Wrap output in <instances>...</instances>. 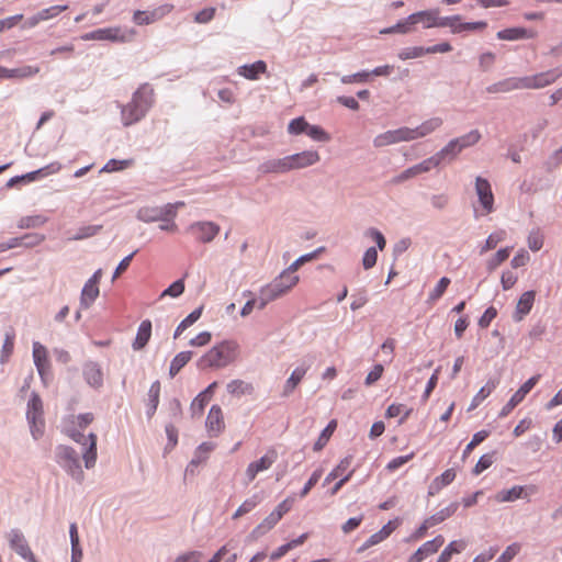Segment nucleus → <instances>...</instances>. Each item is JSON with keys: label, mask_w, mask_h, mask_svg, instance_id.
Instances as JSON below:
<instances>
[{"label": "nucleus", "mask_w": 562, "mask_h": 562, "mask_svg": "<svg viewBox=\"0 0 562 562\" xmlns=\"http://www.w3.org/2000/svg\"><path fill=\"white\" fill-rule=\"evenodd\" d=\"M414 31L413 22H409V15L405 19L400 20L396 24L381 30V34H408Z\"/></svg>", "instance_id": "37998d69"}, {"label": "nucleus", "mask_w": 562, "mask_h": 562, "mask_svg": "<svg viewBox=\"0 0 562 562\" xmlns=\"http://www.w3.org/2000/svg\"><path fill=\"white\" fill-rule=\"evenodd\" d=\"M8 540L11 549L14 550L22 559L30 562H36L24 535L19 529H11L8 533Z\"/></svg>", "instance_id": "2eb2a0df"}, {"label": "nucleus", "mask_w": 562, "mask_h": 562, "mask_svg": "<svg viewBox=\"0 0 562 562\" xmlns=\"http://www.w3.org/2000/svg\"><path fill=\"white\" fill-rule=\"evenodd\" d=\"M202 311L203 306H200L182 319L173 333V338L177 339L187 328L192 326L201 317Z\"/></svg>", "instance_id": "e433bc0d"}, {"label": "nucleus", "mask_w": 562, "mask_h": 562, "mask_svg": "<svg viewBox=\"0 0 562 562\" xmlns=\"http://www.w3.org/2000/svg\"><path fill=\"white\" fill-rule=\"evenodd\" d=\"M458 508H459L458 502L451 503L447 507L440 509L436 514L428 517V524L430 522V524H432V526H436V525L445 521L446 519L451 517L458 510Z\"/></svg>", "instance_id": "c9c22d12"}, {"label": "nucleus", "mask_w": 562, "mask_h": 562, "mask_svg": "<svg viewBox=\"0 0 562 562\" xmlns=\"http://www.w3.org/2000/svg\"><path fill=\"white\" fill-rule=\"evenodd\" d=\"M102 229V225H87L80 227L76 235L71 237L72 240H81L97 235Z\"/></svg>", "instance_id": "864d4df0"}, {"label": "nucleus", "mask_w": 562, "mask_h": 562, "mask_svg": "<svg viewBox=\"0 0 562 562\" xmlns=\"http://www.w3.org/2000/svg\"><path fill=\"white\" fill-rule=\"evenodd\" d=\"M521 77H508L494 82L485 88L490 94L508 93L515 90H524Z\"/></svg>", "instance_id": "6ab92c4d"}, {"label": "nucleus", "mask_w": 562, "mask_h": 562, "mask_svg": "<svg viewBox=\"0 0 562 562\" xmlns=\"http://www.w3.org/2000/svg\"><path fill=\"white\" fill-rule=\"evenodd\" d=\"M445 543V538L439 535L432 540L423 543L406 562H423L427 557L436 553L439 548Z\"/></svg>", "instance_id": "a211bd4d"}, {"label": "nucleus", "mask_w": 562, "mask_h": 562, "mask_svg": "<svg viewBox=\"0 0 562 562\" xmlns=\"http://www.w3.org/2000/svg\"><path fill=\"white\" fill-rule=\"evenodd\" d=\"M336 427V422H330L327 427L322 431L319 435L317 441L314 443V450L318 451L324 448V446L327 443L331 432L334 431Z\"/></svg>", "instance_id": "0e129e2a"}, {"label": "nucleus", "mask_w": 562, "mask_h": 562, "mask_svg": "<svg viewBox=\"0 0 562 562\" xmlns=\"http://www.w3.org/2000/svg\"><path fill=\"white\" fill-rule=\"evenodd\" d=\"M449 284H450V279L447 277H442L438 281V283L436 284L434 290L429 293L428 300L431 302L439 300L442 296V294L445 293V291L447 290Z\"/></svg>", "instance_id": "bf43d9fd"}, {"label": "nucleus", "mask_w": 562, "mask_h": 562, "mask_svg": "<svg viewBox=\"0 0 562 562\" xmlns=\"http://www.w3.org/2000/svg\"><path fill=\"white\" fill-rule=\"evenodd\" d=\"M312 139L316 142H328L330 136L318 125L308 124L306 133Z\"/></svg>", "instance_id": "13d9d810"}, {"label": "nucleus", "mask_w": 562, "mask_h": 562, "mask_svg": "<svg viewBox=\"0 0 562 562\" xmlns=\"http://www.w3.org/2000/svg\"><path fill=\"white\" fill-rule=\"evenodd\" d=\"M308 123L305 121L303 116L293 119L288 125V132L292 135H299L302 133H306Z\"/></svg>", "instance_id": "e2e57ef3"}, {"label": "nucleus", "mask_w": 562, "mask_h": 562, "mask_svg": "<svg viewBox=\"0 0 562 562\" xmlns=\"http://www.w3.org/2000/svg\"><path fill=\"white\" fill-rule=\"evenodd\" d=\"M184 291V282L182 279H179L171 283L166 290L162 291L161 297L164 296H171V297H178L180 296Z\"/></svg>", "instance_id": "774afa93"}, {"label": "nucleus", "mask_w": 562, "mask_h": 562, "mask_svg": "<svg viewBox=\"0 0 562 562\" xmlns=\"http://www.w3.org/2000/svg\"><path fill=\"white\" fill-rule=\"evenodd\" d=\"M132 165V160H117L110 159L100 170V172H114L128 168Z\"/></svg>", "instance_id": "5fc2aeb1"}, {"label": "nucleus", "mask_w": 562, "mask_h": 562, "mask_svg": "<svg viewBox=\"0 0 562 562\" xmlns=\"http://www.w3.org/2000/svg\"><path fill=\"white\" fill-rule=\"evenodd\" d=\"M510 250H512L510 247H505V248L497 250V252L492 258H490L487 260L486 269L490 272L494 271L501 263H503L505 260L508 259V257L510 255Z\"/></svg>", "instance_id": "de8ad7c7"}, {"label": "nucleus", "mask_w": 562, "mask_h": 562, "mask_svg": "<svg viewBox=\"0 0 562 562\" xmlns=\"http://www.w3.org/2000/svg\"><path fill=\"white\" fill-rule=\"evenodd\" d=\"M536 297L535 291H526L519 297L513 318L515 322H520L526 315H528L533 306Z\"/></svg>", "instance_id": "5701e85b"}, {"label": "nucleus", "mask_w": 562, "mask_h": 562, "mask_svg": "<svg viewBox=\"0 0 562 562\" xmlns=\"http://www.w3.org/2000/svg\"><path fill=\"white\" fill-rule=\"evenodd\" d=\"M506 238V232L499 229L488 235L485 243L480 247V255L485 254L488 250L496 248L497 244Z\"/></svg>", "instance_id": "a18cd8bd"}, {"label": "nucleus", "mask_w": 562, "mask_h": 562, "mask_svg": "<svg viewBox=\"0 0 562 562\" xmlns=\"http://www.w3.org/2000/svg\"><path fill=\"white\" fill-rule=\"evenodd\" d=\"M528 247L531 251H539L543 246V235L539 228L532 229L527 238Z\"/></svg>", "instance_id": "603ef678"}, {"label": "nucleus", "mask_w": 562, "mask_h": 562, "mask_svg": "<svg viewBox=\"0 0 562 562\" xmlns=\"http://www.w3.org/2000/svg\"><path fill=\"white\" fill-rule=\"evenodd\" d=\"M26 419L30 426L32 437L37 440L44 434V408L41 396L32 392L27 402Z\"/></svg>", "instance_id": "39448f33"}, {"label": "nucleus", "mask_w": 562, "mask_h": 562, "mask_svg": "<svg viewBox=\"0 0 562 562\" xmlns=\"http://www.w3.org/2000/svg\"><path fill=\"white\" fill-rule=\"evenodd\" d=\"M299 280V276L291 274L283 270L277 278L272 280V282L265 286L273 294L276 299H278L284 295L294 285H296Z\"/></svg>", "instance_id": "9b49d317"}, {"label": "nucleus", "mask_w": 562, "mask_h": 562, "mask_svg": "<svg viewBox=\"0 0 562 562\" xmlns=\"http://www.w3.org/2000/svg\"><path fill=\"white\" fill-rule=\"evenodd\" d=\"M352 458L346 457L344 458L337 467H335L331 472L326 476L325 484L329 483L335 479H339L342 476L330 490V494L335 495L339 492V490L350 480L353 470L349 471L346 475L344 473L349 469L351 464Z\"/></svg>", "instance_id": "ddd939ff"}, {"label": "nucleus", "mask_w": 562, "mask_h": 562, "mask_svg": "<svg viewBox=\"0 0 562 562\" xmlns=\"http://www.w3.org/2000/svg\"><path fill=\"white\" fill-rule=\"evenodd\" d=\"M440 165L436 155L423 160L422 162L414 165L417 176L424 172L430 171L432 168H436Z\"/></svg>", "instance_id": "680f3d73"}, {"label": "nucleus", "mask_w": 562, "mask_h": 562, "mask_svg": "<svg viewBox=\"0 0 562 562\" xmlns=\"http://www.w3.org/2000/svg\"><path fill=\"white\" fill-rule=\"evenodd\" d=\"M497 381L488 380L484 386L474 395L469 409L476 408L496 387Z\"/></svg>", "instance_id": "ea45409f"}, {"label": "nucleus", "mask_w": 562, "mask_h": 562, "mask_svg": "<svg viewBox=\"0 0 562 562\" xmlns=\"http://www.w3.org/2000/svg\"><path fill=\"white\" fill-rule=\"evenodd\" d=\"M537 33L525 27H509L496 33V37L501 41H518L525 38H533Z\"/></svg>", "instance_id": "a878e982"}, {"label": "nucleus", "mask_w": 562, "mask_h": 562, "mask_svg": "<svg viewBox=\"0 0 562 562\" xmlns=\"http://www.w3.org/2000/svg\"><path fill=\"white\" fill-rule=\"evenodd\" d=\"M227 392L233 395H238V396L245 395V394H252L254 386H252V384H250L248 382L236 379V380H232L227 384Z\"/></svg>", "instance_id": "79ce46f5"}, {"label": "nucleus", "mask_w": 562, "mask_h": 562, "mask_svg": "<svg viewBox=\"0 0 562 562\" xmlns=\"http://www.w3.org/2000/svg\"><path fill=\"white\" fill-rule=\"evenodd\" d=\"M315 361V357L312 355H307L303 357L300 361V364L292 371L289 379L285 381L283 385L282 396L288 397L290 396L295 387L300 384V382L303 380L306 372L311 369Z\"/></svg>", "instance_id": "1a4fd4ad"}, {"label": "nucleus", "mask_w": 562, "mask_h": 562, "mask_svg": "<svg viewBox=\"0 0 562 562\" xmlns=\"http://www.w3.org/2000/svg\"><path fill=\"white\" fill-rule=\"evenodd\" d=\"M475 191L483 207V214L492 213L494 211V195L490 182L482 177H476Z\"/></svg>", "instance_id": "f3484780"}, {"label": "nucleus", "mask_w": 562, "mask_h": 562, "mask_svg": "<svg viewBox=\"0 0 562 562\" xmlns=\"http://www.w3.org/2000/svg\"><path fill=\"white\" fill-rule=\"evenodd\" d=\"M403 414L401 418V423L405 420L409 414L411 409H408L404 404H391L386 409V417L393 418Z\"/></svg>", "instance_id": "4d7b16f0"}, {"label": "nucleus", "mask_w": 562, "mask_h": 562, "mask_svg": "<svg viewBox=\"0 0 562 562\" xmlns=\"http://www.w3.org/2000/svg\"><path fill=\"white\" fill-rule=\"evenodd\" d=\"M291 170L303 169L315 165L321 157L316 150H304L289 156Z\"/></svg>", "instance_id": "412c9836"}, {"label": "nucleus", "mask_w": 562, "mask_h": 562, "mask_svg": "<svg viewBox=\"0 0 562 562\" xmlns=\"http://www.w3.org/2000/svg\"><path fill=\"white\" fill-rule=\"evenodd\" d=\"M150 336H151V322L148 319H145L140 323V325L137 329L135 340L132 345L133 349L134 350L143 349L149 341Z\"/></svg>", "instance_id": "cd10ccee"}, {"label": "nucleus", "mask_w": 562, "mask_h": 562, "mask_svg": "<svg viewBox=\"0 0 562 562\" xmlns=\"http://www.w3.org/2000/svg\"><path fill=\"white\" fill-rule=\"evenodd\" d=\"M441 20L440 10L437 8L409 14V22H413L414 27L417 24H422L424 29L441 27Z\"/></svg>", "instance_id": "4468645a"}, {"label": "nucleus", "mask_w": 562, "mask_h": 562, "mask_svg": "<svg viewBox=\"0 0 562 562\" xmlns=\"http://www.w3.org/2000/svg\"><path fill=\"white\" fill-rule=\"evenodd\" d=\"M522 492H524L522 486L515 485L509 490H503V491L498 492L496 499L498 502H503V503L514 502L521 497Z\"/></svg>", "instance_id": "09e8293b"}, {"label": "nucleus", "mask_w": 562, "mask_h": 562, "mask_svg": "<svg viewBox=\"0 0 562 562\" xmlns=\"http://www.w3.org/2000/svg\"><path fill=\"white\" fill-rule=\"evenodd\" d=\"M258 170L261 173H285L291 171L289 156L283 158H274L263 161L259 165Z\"/></svg>", "instance_id": "b1692460"}, {"label": "nucleus", "mask_w": 562, "mask_h": 562, "mask_svg": "<svg viewBox=\"0 0 562 562\" xmlns=\"http://www.w3.org/2000/svg\"><path fill=\"white\" fill-rule=\"evenodd\" d=\"M68 9V5H53L46 9H43L38 11V18L42 19V21H47L52 18L57 16L59 13L66 11Z\"/></svg>", "instance_id": "69168bd1"}, {"label": "nucleus", "mask_w": 562, "mask_h": 562, "mask_svg": "<svg viewBox=\"0 0 562 562\" xmlns=\"http://www.w3.org/2000/svg\"><path fill=\"white\" fill-rule=\"evenodd\" d=\"M155 104V90L148 82L142 83L132 94L131 100L117 106L121 110V122L128 127L140 122Z\"/></svg>", "instance_id": "f03ea898"}, {"label": "nucleus", "mask_w": 562, "mask_h": 562, "mask_svg": "<svg viewBox=\"0 0 562 562\" xmlns=\"http://www.w3.org/2000/svg\"><path fill=\"white\" fill-rule=\"evenodd\" d=\"M14 347V334L13 333H7L4 337V341L1 348V357L0 361L3 363L5 362L9 357L11 356Z\"/></svg>", "instance_id": "6e6d98bb"}, {"label": "nucleus", "mask_w": 562, "mask_h": 562, "mask_svg": "<svg viewBox=\"0 0 562 562\" xmlns=\"http://www.w3.org/2000/svg\"><path fill=\"white\" fill-rule=\"evenodd\" d=\"M160 390L161 385L159 381L153 382L148 390V401L146 404V415L148 418H151L157 411L159 404Z\"/></svg>", "instance_id": "c85d7f7f"}, {"label": "nucleus", "mask_w": 562, "mask_h": 562, "mask_svg": "<svg viewBox=\"0 0 562 562\" xmlns=\"http://www.w3.org/2000/svg\"><path fill=\"white\" fill-rule=\"evenodd\" d=\"M201 243H211L220 233V226L214 222L201 221L191 224L188 228Z\"/></svg>", "instance_id": "dca6fc26"}, {"label": "nucleus", "mask_w": 562, "mask_h": 562, "mask_svg": "<svg viewBox=\"0 0 562 562\" xmlns=\"http://www.w3.org/2000/svg\"><path fill=\"white\" fill-rule=\"evenodd\" d=\"M487 26L485 21L463 22L461 15L442 16L441 27H449L452 34H463L484 30Z\"/></svg>", "instance_id": "6e6552de"}, {"label": "nucleus", "mask_w": 562, "mask_h": 562, "mask_svg": "<svg viewBox=\"0 0 562 562\" xmlns=\"http://www.w3.org/2000/svg\"><path fill=\"white\" fill-rule=\"evenodd\" d=\"M465 546V542L462 540L451 541L440 553L436 562H449L452 554L462 552Z\"/></svg>", "instance_id": "58836bf2"}, {"label": "nucleus", "mask_w": 562, "mask_h": 562, "mask_svg": "<svg viewBox=\"0 0 562 562\" xmlns=\"http://www.w3.org/2000/svg\"><path fill=\"white\" fill-rule=\"evenodd\" d=\"M262 501V496L260 494H254L251 497L244 501V503L237 508V510L233 515V519H237L252 509H255Z\"/></svg>", "instance_id": "4c0bfd02"}, {"label": "nucleus", "mask_w": 562, "mask_h": 562, "mask_svg": "<svg viewBox=\"0 0 562 562\" xmlns=\"http://www.w3.org/2000/svg\"><path fill=\"white\" fill-rule=\"evenodd\" d=\"M460 149L458 148L457 144L453 139L449 140L448 144L442 147L438 153L435 155L437 156L440 164L442 162H451L453 161L458 155L460 154Z\"/></svg>", "instance_id": "72a5a7b5"}, {"label": "nucleus", "mask_w": 562, "mask_h": 562, "mask_svg": "<svg viewBox=\"0 0 562 562\" xmlns=\"http://www.w3.org/2000/svg\"><path fill=\"white\" fill-rule=\"evenodd\" d=\"M240 353V348L235 340H223L214 345L196 361L199 370L223 369L234 363Z\"/></svg>", "instance_id": "7ed1b4c3"}, {"label": "nucleus", "mask_w": 562, "mask_h": 562, "mask_svg": "<svg viewBox=\"0 0 562 562\" xmlns=\"http://www.w3.org/2000/svg\"><path fill=\"white\" fill-rule=\"evenodd\" d=\"M136 32L134 30H126L119 26L98 29L89 32L82 36L85 41H110V42H131Z\"/></svg>", "instance_id": "0eeeda50"}, {"label": "nucleus", "mask_w": 562, "mask_h": 562, "mask_svg": "<svg viewBox=\"0 0 562 562\" xmlns=\"http://www.w3.org/2000/svg\"><path fill=\"white\" fill-rule=\"evenodd\" d=\"M193 352L189 350L177 353L170 362V378H175L180 372V370L191 360Z\"/></svg>", "instance_id": "473e14b6"}, {"label": "nucleus", "mask_w": 562, "mask_h": 562, "mask_svg": "<svg viewBox=\"0 0 562 562\" xmlns=\"http://www.w3.org/2000/svg\"><path fill=\"white\" fill-rule=\"evenodd\" d=\"M280 519L277 518V514L271 513L262 522H260L250 533V538L258 539L271 530Z\"/></svg>", "instance_id": "f704fd0d"}, {"label": "nucleus", "mask_w": 562, "mask_h": 562, "mask_svg": "<svg viewBox=\"0 0 562 562\" xmlns=\"http://www.w3.org/2000/svg\"><path fill=\"white\" fill-rule=\"evenodd\" d=\"M398 144L395 130H389L376 135L373 138V146L375 148H382L390 145Z\"/></svg>", "instance_id": "49530a36"}, {"label": "nucleus", "mask_w": 562, "mask_h": 562, "mask_svg": "<svg viewBox=\"0 0 562 562\" xmlns=\"http://www.w3.org/2000/svg\"><path fill=\"white\" fill-rule=\"evenodd\" d=\"M19 238L21 239V246L25 248H33L45 240V236L38 233L25 234Z\"/></svg>", "instance_id": "052dcab7"}, {"label": "nucleus", "mask_w": 562, "mask_h": 562, "mask_svg": "<svg viewBox=\"0 0 562 562\" xmlns=\"http://www.w3.org/2000/svg\"><path fill=\"white\" fill-rule=\"evenodd\" d=\"M99 286L97 284L86 282L80 295V305L83 308H89L99 296Z\"/></svg>", "instance_id": "7c9ffc66"}, {"label": "nucleus", "mask_w": 562, "mask_h": 562, "mask_svg": "<svg viewBox=\"0 0 562 562\" xmlns=\"http://www.w3.org/2000/svg\"><path fill=\"white\" fill-rule=\"evenodd\" d=\"M33 360L41 379L45 382L49 371L48 352L46 347L38 341L33 342Z\"/></svg>", "instance_id": "aec40b11"}, {"label": "nucleus", "mask_w": 562, "mask_h": 562, "mask_svg": "<svg viewBox=\"0 0 562 562\" xmlns=\"http://www.w3.org/2000/svg\"><path fill=\"white\" fill-rule=\"evenodd\" d=\"M55 461L77 483L80 484L83 482L85 472L80 463L79 454L72 447L58 445L55 448Z\"/></svg>", "instance_id": "20e7f679"}, {"label": "nucleus", "mask_w": 562, "mask_h": 562, "mask_svg": "<svg viewBox=\"0 0 562 562\" xmlns=\"http://www.w3.org/2000/svg\"><path fill=\"white\" fill-rule=\"evenodd\" d=\"M481 139V133L477 130H472L469 133L453 138L460 151L475 145Z\"/></svg>", "instance_id": "a19ab883"}, {"label": "nucleus", "mask_w": 562, "mask_h": 562, "mask_svg": "<svg viewBox=\"0 0 562 562\" xmlns=\"http://www.w3.org/2000/svg\"><path fill=\"white\" fill-rule=\"evenodd\" d=\"M61 169V165L58 161L50 162L49 165L40 168L35 171L27 172L22 176H15L7 182V188H13L21 182H31L37 180L40 177H46L49 175L57 173Z\"/></svg>", "instance_id": "f8f14e48"}, {"label": "nucleus", "mask_w": 562, "mask_h": 562, "mask_svg": "<svg viewBox=\"0 0 562 562\" xmlns=\"http://www.w3.org/2000/svg\"><path fill=\"white\" fill-rule=\"evenodd\" d=\"M205 426L211 436H217L224 429L223 413L218 405L210 408Z\"/></svg>", "instance_id": "393cba45"}, {"label": "nucleus", "mask_w": 562, "mask_h": 562, "mask_svg": "<svg viewBox=\"0 0 562 562\" xmlns=\"http://www.w3.org/2000/svg\"><path fill=\"white\" fill-rule=\"evenodd\" d=\"M207 402L209 397L205 396V392H201L200 394H198L191 403L192 415H201Z\"/></svg>", "instance_id": "338daca9"}, {"label": "nucleus", "mask_w": 562, "mask_h": 562, "mask_svg": "<svg viewBox=\"0 0 562 562\" xmlns=\"http://www.w3.org/2000/svg\"><path fill=\"white\" fill-rule=\"evenodd\" d=\"M40 72L38 66L24 65L18 68H5L4 72H2V78L4 79H26L32 78Z\"/></svg>", "instance_id": "bb28decb"}, {"label": "nucleus", "mask_w": 562, "mask_h": 562, "mask_svg": "<svg viewBox=\"0 0 562 562\" xmlns=\"http://www.w3.org/2000/svg\"><path fill=\"white\" fill-rule=\"evenodd\" d=\"M93 422L92 413L71 415L64 420L63 431L77 443L82 446V459L86 469H92L97 462V435H83V430Z\"/></svg>", "instance_id": "f257e3e1"}, {"label": "nucleus", "mask_w": 562, "mask_h": 562, "mask_svg": "<svg viewBox=\"0 0 562 562\" xmlns=\"http://www.w3.org/2000/svg\"><path fill=\"white\" fill-rule=\"evenodd\" d=\"M83 379L93 389H100L103 385V372L101 367L94 361H87L82 367Z\"/></svg>", "instance_id": "4be33fe9"}, {"label": "nucleus", "mask_w": 562, "mask_h": 562, "mask_svg": "<svg viewBox=\"0 0 562 562\" xmlns=\"http://www.w3.org/2000/svg\"><path fill=\"white\" fill-rule=\"evenodd\" d=\"M540 379V374H536L528 379L510 397V400L503 406L501 409L498 417H506L522 400L525 396L533 389V386L538 383Z\"/></svg>", "instance_id": "9d476101"}, {"label": "nucleus", "mask_w": 562, "mask_h": 562, "mask_svg": "<svg viewBox=\"0 0 562 562\" xmlns=\"http://www.w3.org/2000/svg\"><path fill=\"white\" fill-rule=\"evenodd\" d=\"M427 54V47L423 46H412L403 48L398 52L397 57L401 60L415 59L419 58Z\"/></svg>", "instance_id": "8fccbe9b"}, {"label": "nucleus", "mask_w": 562, "mask_h": 562, "mask_svg": "<svg viewBox=\"0 0 562 562\" xmlns=\"http://www.w3.org/2000/svg\"><path fill=\"white\" fill-rule=\"evenodd\" d=\"M47 217L44 215H29L23 216L18 222V227L21 229L36 228L43 226L47 222Z\"/></svg>", "instance_id": "c03bdc74"}, {"label": "nucleus", "mask_w": 562, "mask_h": 562, "mask_svg": "<svg viewBox=\"0 0 562 562\" xmlns=\"http://www.w3.org/2000/svg\"><path fill=\"white\" fill-rule=\"evenodd\" d=\"M267 65L263 60L255 61L250 65H243L238 68V74L246 79L256 80L260 74L266 72Z\"/></svg>", "instance_id": "c756f323"}, {"label": "nucleus", "mask_w": 562, "mask_h": 562, "mask_svg": "<svg viewBox=\"0 0 562 562\" xmlns=\"http://www.w3.org/2000/svg\"><path fill=\"white\" fill-rule=\"evenodd\" d=\"M442 123V119L438 116L424 121L420 125L414 128L417 139L431 134L438 130Z\"/></svg>", "instance_id": "2f4dec72"}, {"label": "nucleus", "mask_w": 562, "mask_h": 562, "mask_svg": "<svg viewBox=\"0 0 562 562\" xmlns=\"http://www.w3.org/2000/svg\"><path fill=\"white\" fill-rule=\"evenodd\" d=\"M522 88L525 89H542L546 88V82L542 72L521 77Z\"/></svg>", "instance_id": "3c124183"}, {"label": "nucleus", "mask_w": 562, "mask_h": 562, "mask_svg": "<svg viewBox=\"0 0 562 562\" xmlns=\"http://www.w3.org/2000/svg\"><path fill=\"white\" fill-rule=\"evenodd\" d=\"M183 202L168 203L164 206H144L137 211L136 218L144 223L166 222L175 220L177 209L183 206Z\"/></svg>", "instance_id": "423d86ee"}]
</instances>
